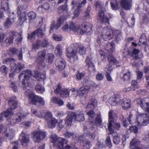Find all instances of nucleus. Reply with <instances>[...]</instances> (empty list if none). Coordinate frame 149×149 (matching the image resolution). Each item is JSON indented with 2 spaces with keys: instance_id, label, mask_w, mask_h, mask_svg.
I'll return each mask as SVG.
<instances>
[{
  "instance_id": "f257e3e1",
  "label": "nucleus",
  "mask_w": 149,
  "mask_h": 149,
  "mask_svg": "<svg viewBox=\"0 0 149 149\" xmlns=\"http://www.w3.org/2000/svg\"><path fill=\"white\" fill-rule=\"evenodd\" d=\"M2 62L3 63H10L11 70L13 71V72L9 74V76L10 77H13L14 74V72H19L24 67V65L23 64L19 63L17 64L15 62V60L14 58H7L6 54H3L2 56Z\"/></svg>"
},
{
  "instance_id": "f03ea898",
  "label": "nucleus",
  "mask_w": 149,
  "mask_h": 149,
  "mask_svg": "<svg viewBox=\"0 0 149 149\" xmlns=\"http://www.w3.org/2000/svg\"><path fill=\"white\" fill-rule=\"evenodd\" d=\"M113 37L112 30L107 27L102 28L97 39V42L99 44L101 43V38L104 40L107 41L111 39Z\"/></svg>"
},
{
  "instance_id": "7ed1b4c3",
  "label": "nucleus",
  "mask_w": 149,
  "mask_h": 149,
  "mask_svg": "<svg viewBox=\"0 0 149 149\" xmlns=\"http://www.w3.org/2000/svg\"><path fill=\"white\" fill-rule=\"evenodd\" d=\"M51 142L53 143L54 146L59 149H62L64 144L67 143V141L65 139L58 137L56 134L52 132L51 136Z\"/></svg>"
},
{
  "instance_id": "20e7f679",
  "label": "nucleus",
  "mask_w": 149,
  "mask_h": 149,
  "mask_svg": "<svg viewBox=\"0 0 149 149\" xmlns=\"http://www.w3.org/2000/svg\"><path fill=\"white\" fill-rule=\"evenodd\" d=\"M94 6L97 8H99L100 10H99L97 16V19L99 21L109 24V19L106 16H104V11L102 9L101 3L100 1H94Z\"/></svg>"
},
{
  "instance_id": "39448f33",
  "label": "nucleus",
  "mask_w": 149,
  "mask_h": 149,
  "mask_svg": "<svg viewBox=\"0 0 149 149\" xmlns=\"http://www.w3.org/2000/svg\"><path fill=\"white\" fill-rule=\"evenodd\" d=\"M109 123L108 125L109 130L110 132L113 130L112 128H115L118 130L120 127L119 123L115 122L116 118L114 116V112L112 110H110L109 112Z\"/></svg>"
},
{
  "instance_id": "423d86ee",
  "label": "nucleus",
  "mask_w": 149,
  "mask_h": 149,
  "mask_svg": "<svg viewBox=\"0 0 149 149\" xmlns=\"http://www.w3.org/2000/svg\"><path fill=\"white\" fill-rule=\"evenodd\" d=\"M17 104V101L15 97H12L10 98L8 100L10 108L2 113L5 118H7L9 116L12 114L11 110L16 108Z\"/></svg>"
},
{
  "instance_id": "0eeeda50",
  "label": "nucleus",
  "mask_w": 149,
  "mask_h": 149,
  "mask_svg": "<svg viewBox=\"0 0 149 149\" xmlns=\"http://www.w3.org/2000/svg\"><path fill=\"white\" fill-rule=\"evenodd\" d=\"M16 36H17V37L15 40V41L16 43H18L19 44L22 40V38L21 36V34H19L17 33L11 32L9 33L8 35L3 42L7 44H11L13 43L14 38Z\"/></svg>"
},
{
  "instance_id": "6e6552de",
  "label": "nucleus",
  "mask_w": 149,
  "mask_h": 149,
  "mask_svg": "<svg viewBox=\"0 0 149 149\" xmlns=\"http://www.w3.org/2000/svg\"><path fill=\"white\" fill-rule=\"evenodd\" d=\"M136 119L137 125L139 127L146 126L149 123V116L146 113L141 114L137 115Z\"/></svg>"
},
{
  "instance_id": "1a4fd4ad",
  "label": "nucleus",
  "mask_w": 149,
  "mask_h": 149,
  "mask_svg": "<svg viewBox=\"0 0 149 149\" xmlns=\"http://www.w3.org/2000/svg\"><path fill=\"white\" fill-rule=\"evenodd\" d=\"M66 51V55L68 58H73L74 61L77 60L78 57L76 55L77 50L76 47L70 46L67 48Z\"/></svg>"
},
{
  "instance_id": "9d476101",
  "label": "nucleus",
  "mask_w": 149,
  "mask_h": 149,
  "mask_svg": "<svg viewBox=\"0 0 149 149\" xmlns=\"http://www.w3.org/2000/svg\"><path fill=\"white\" fill-rule=\"evenodd\" d=\"M32 134L33 141L37 143H40L46 136V132L41 130L35 131Z\"/></svg>"
},
{
  "instance_id": "9b49d317",
  "label": "nucleus",
  "mask_w": 149,
  "mask_h": 149,
  "mask_svg": "<svg viewBox=\"0 0 149 149\" xmlns=\"http://www.w3.org/2000/svg\"><path fill=\"white\" fill-rule=\"evenodd\" d=\"M67 18V17H66L64 16H61L59 18L56 25H55V22H53L50 27V33H52L53 29H57L60 27L62 24Z\"/></svg>"
},
{
  "instance_id": "f8f14e48",
  "label": "nucleus",
  "mask_w": 149,
  "mask_h": 149,
  "mask_svg": "<svg viewBox=\"0 0 149 149\" xmlns=\"http://www.w3.org/2000/svg\"><path fill=\"white\" fill-rule=\"evenodd\" d=\"M28 115V114L27 113H24L22 112H19L16 115V118L15 119L16 122L15 123L20 122ZM7 121L8 122H10V123L8 124V125H14L15 124V123L14 122V120L13 119H8Z\"/></svg>"
},
{
  "instance_id": "ddd939ff",
  "label": "nucleus",
  "mask_w": 149,
  "mask_h": 149,
  "mask_svg": "<svg viewBox=\"0 0 149 149\" xmlns=\"http://www.w3.org/2000/svg\"><path fill=\"white\" fill-rule=\"evenodd\" d=\"M137 104L140 105L141 108L149 113V102H146L145 98H139L136 100Z\"/></svg>"
},
{
  "instance_id": "4468645a",
  "label": "nucleus",
  "mask_w": 149,
  "mask_h": 149,
  "mask_svg": "<svg viewBox=\"0 0 149 149\" xmlns=\"http://www.w3.org/2000/svg\"><path fill=\"white\" fill-rule=\"evenodd\" d=\"M15 17L14 13L13 12L10 13L8 17L7 18L3 24L4 26L6 28L10 27L15 22Z\"/></svg>"
},
{
  "instance_id": "2eb2a0df",
  "label": "nucleus",
  "mask_w": 149,
  "mask_h": 149,
  "mask_svg": "<svg viewBox=\"0 0 149 149\" xmlns=\"http://www.w3.org/2000/svg\"><path fill=\"white\" fill-rule=\"evenodd\" d=\"M91 26L90 24L88 22H84L80 26V34H83L86 32H89L91 30Z\"/></svg>"
},
{
  "instance_id": "dca6fc26",
  "label": "nucleus",
  "mask_w": 149,
  "mask_h": 149,
  "mask_svg": "<svg viewBox=\"0 0 149 149\" xmlns=\"http://www.w3.org/2000/svg\"><path fill=\"white\" fill-rule=\"evenodd\" d=\"M46 53V50H43L39 52L37 54V57L36 62L39 64L41 65L44 62Z\"/></svg>"
},
{
  "instance_id": "f3484780",
  "label": "nucleus",
  "mask_w": 149,
  "mask_h": 149,
  "mask_svg": "<svg viewBox=\"0 0 149 149\" xmlns=\"http://www.w3.org/2000/svg\"><path fill=\"white\" fill-rule=\"evenodd\" d=\"M73 118L77 121H82L84 120V114L81 111H78L75 112H72Z\"/></svg>"
},
{
  "instance_id": "a211bd4d",
  "label": "nucleus",
  "mask_w": 149,
  "mask_h": 149,
  "mask_svg": "<svg viewBox=\"0 0 149 149\" xmlns=\"http://www.w3.org/2000/svg\"><path fill=\"white\" fill-rule=\"evenodd\" d=\"M31 103L34 105H37L38 104H40L42 105H43L45 104L44 101L41 97H39L36 95H33V97L31 98Z\"/></svg>"
},
{
  "instance_id": "6ab92c4d",
  "label": "nucleus",
  "mask_w": 149,
  "mask_h": 149,
  "mask_svg": "<svg viewBox=\"0 0 149 149\" xmlns=\"http://www.w3.org/2000/svg\"><path fill=\"white\" fill-rule=\"evenodd\" d=\"M56 65L60 70H63L65 67V61L61 58H58L56 59L55 61Z\"/></svg>"
},
{
  "instance_id": "aec40b11",
  "label": "nucleus",
  "mask_w": 149,
  "mask_h": 149,
  "mask_svg": "<svg viewBox=\"0 0 149 149\" xmlns=\"http://www.w3.org/2000/svg\"><path fill=\"white\" fill-rule=\"evenodd\" d=\"M19 139L22 145L26 146L27 144L29 141V138L28 135L25 134L23 131L21 134Z\"/></svg>"
},
{
  "instance_id": "412c9836",
  "label": "nucleus",
  "mask_w": 149,
  "mask_h": 149,
  "mask_svg": "<svg viewBox=\"0 0 149 149\" xmlns=\"http://www.w3.org/2000/svg\"><path fill=\"white\" fill-rule=\"evenodd\" d=\"M32 75L31 71L30 70H27L21 73L19 75L18 77L20 79L21 78L24 77V79L28 80L31 77Z\"/></svg>"
},
{
  "instance_id": "4be33fe9",
  "label": "nucleus",
  "mask_w": 149,
  "mask_h": 149,
  "mask_svg": "<svg viewBox=\"0 0 149 149\" xmlns=\"http://www.w3.org/2000/svg\"><path fill=\"white\" fill-rule=\"evenodd\" d=\"M122 8L126 10H129L131 7V0H120Z\"/></svg>"
},
{
  "instance_id": "5701e85b",
  "label": "nucleus",
  "mask_w": 149,
  "mask_h": 149,
  "mask_svg": "<svg viewBox=\"0 0 149 149\" xmlns=\"http://www.w3.org/2000/svg\"><path fill=\"white\" fill-rule=\"evenodd\" d=\"M149 22V12L143 13L140 23L141 24H146Z\"/></svg>"
},
{
  "instance_id": "b1692460",
  "label": "nucleus",
  "mask_w": 149,
  "mask_h": 149,
  "mask_svg": "<svg viewBox=\"0 0 149 149\" xmlns=\"http://www.w3.org/2000/svg\"><path fill=\"white\" fill-rule=\"evenodd\" d=\"M131 100L128 98H125L122 100V106L124 109L128 108L130 106Z\"/></svg>"
},
{
  "instance_id": "393cba45",
  "label": "nucleus",
  "mask_w": 149,
  "mask_h": 149,
  "mask_svg": "<svg viewBox=\"0 0 149 149\" xmlns=\"http://www.w3.org/2000/svg\"><path fill=\"white\" fill-rule=\"evenodd\" d=\"M89 88L88 87L83 86L80 88L79 90H77V94L81 96H83L84 95L86 94L89 91Z\"/></svg>"
},
{
  "instance_id": "a878e982",
  "label": "nucleus",
  "mask_w": 149,
  "mask_h": 149,
  "mask_svg": "<svg viewBox=\"0 0 149 149\" xmlns=\"http://www.w3.org/2000/svg\"><path fill=\"white\" fill-rule=\"evenodd\" d=\"M120 99L118 97H110L109 100V103L111 105H116L117 103L120 102Z\"/></svg>"
},
{
  "instance_id": "bb28decb",
  "label": "nucleus",
  "mask_w": 149,
  "mask_h": 149,
  "mask_svg": "<svg viewBox=\"0 0 149 149\" xmlns=\"http://www.w3.org/2000/svg\"><path fill=\"white\" fill-rule=\"evenodd\" d=\"M113 36L115 38L117 41L120 40L122 38L121 32L118 30H112Z\"/></svg>"
},
{
  "instance_id": "cd10ccee",
  "label": "nucleus",
  "mask_w": 149,
  "mask_h": 149,
  "mask_svg": "<svg viewBox=\"0 0 149 149\" xmlns=\"http://www.w3.org/2000/svg\"><path fill=\"white\" fill-rule=\"evenodd\" d=\"M48 123V126L50 128H53L54 127L57 123V120L54 118H52L50 120L47 121Z\"/></svg>"
},
{
  "instance_id": "c85d7f7f",
  "label": "nucleus",
  "mask_w": 149,
  "mask_h": 149,
  "mask_svg": "<svg viewBox=\"0 0 149 149\" xmlns=\"http://www.w3.org/2000/svg\"><path fill=\"white\" fill-rule=\"evenodd\" d=\"M73 116L71 113L70 114L68 115L66 117L65 120V124L68 126H70L72 123V119Z\"/></svg>"
},
{
  "instance_id": "c756f323",
  "label": "nucleus",
  "mask_w": 149,
  "mask_h": 149,
  "mask_svg": "<svg viewBox=\"0 0 149 149\" xmlns=\"http://www.w3.org/2000/svg\"><path fill=\"white\" fill-rule=\"evenodd\" d=\"M115 48L114 44L112 42L108 43L105 47V49L109 52H112Z\"/></svg>"
},
{
  "instance_id": "7c9ffc66",
  "label": "nucleus",
  "mask_w": 149,
  "mask_h": 149,
  "mask_svg": "<svg viewBox=\"0 0 149 149\" xmlns=\"http://www.w3.org/2000/svg\"><path fill=\"white\" fill-rule=\"evenodd\" d=\"M96 100L94 98H93L89 101L88 104L86 107V108L88 110L90 109H92L94 108V106L96 105Z\"/></svg>"
},
{
  "instance_id": "2f4dec72",
  "label": "nucleus",
  "mask_w": 149,
  "mask_h": 149,
  "mask_svg": "<svg viewBox=\"0 0 149 149\" xmlns=\"http://www.w3.org/2000/svg\"><path fill=\"white\" fill-rule=\"evenodd\" d=\"M123 72L124 73L123 74V76L122 78L124 81H127L129 80L131 72L129 70H123Z\"/></svg>"
},
{
  "instance_id": "473e14b6",
  "label": "nucleus",
  "mask_w": 149,
  "mask_h": 149,
  "mask_svg": "<svg viewBox=\"0 0 149 149\" xmlns=\"http://www.w3.org/2000/svg\"><path fill=\"white\" fill-rule=\"evenodd\" d=\"M55 53L57 56H60L62 54L63 52L61 46L60 44H58L56 46L55 50Z\"/></svg>"
},
{
  "instance_id": "72a5a7b5",
  "label": "nucleus",
  "mask_w": 149,
  "mask_h": 149,
  "mask_svg": "<svg viewBox=\"0 0 149 149\" xmlns=\"http://www.w3.org/2000/svg\"><path fill=\"white\" fill-rule=\"evenodd\" d=\"M36 17V13L33 11H31L27 14L28 20L29 22H32L34 19Z\"/></svg>"
},
{
  "instance_id": "f704fd0d",
  "label": "nucleus",
  "mask_w": 149,
  "mask_h": 149,
  "mask_svg": "<svg viewBox=\"0 0 149 149\" xmlns=\"http://www.w3.org/2000/svg\"><path fill=\"white\" fill-rule=\"evenodd\" d=\"M91 6H89L86 9L84 17V19H88L90 18L91 16L90 14V12L91 10Z\"/></svg>"
},
{
  "instance_id": "c9c22d12",
  "label": "nucleus",
  "mask_w": 149,
  "mask_h": 149,
  "mask_svg": "<svg viewBox=\"0 0 149 149\" xmlns=\"http://www.w3.org/2000/svg\"><path fill=\"white\" fill-rule=\"evenodd\" d=\"M30 84L28 80L23 79L22 81V86L24 90L30 88Z\"/></svg>"
},
{
  "instance_id": "e433bc0d",
  "label": "nucleus",
  "mask_w": 149,
  "mask_h": 149,
  "mask_svg": "<svg viewBox=\"0 0 149 149\" xmlns=\"http://www.w3.org/2000/svg\"><path fill=\"white\" fill-rule=\"evenodd\" d=\"M69 94V91L66 88H62L61 92L60 94V95L62 97L67 98L68 97Z\"/></svg>"
},
{
  "instance_id": "4c0bfd02",
  "label": "nucleus",
  "mask_w": 149,
  "mask_h": 149,
  "mask_svg": "<svg viewBox=\"0 0 149 149\" xmlns=\"http://www.w3.org/2000/svg\"><path fill=\"white\" fill-rule=\"evenodd\" d=\"M110 0L111 8L114 10H117L118 7V2L117 0Z\"/></svg>"
},
{
  "instance_id": "58836bf2",
  "label": "nucleus",
  "mask_w": 149,
  "mask_h": 149,
  "mask_svg": "<svg viewBox=\"0 0 149 149\" xmlns=\"http://www.w3.org/2000/svg\"><path fill=\"white\" fill-rule=\"evenodd\" d=\"M8 3L7 0H3L1 1V8L4 10H8L9 9Z\"/></svg>"
},
{
  "instance_id": "ea45409f",
  "label": "nucleus",
  "mask_w": 149,
  "mask_h": 149,
  "mask_svg": "<svg viewBox=\"0 0 149 149\" xmlns=\"http://www.w3.org/2000/svg\"><path fill=\"white\" fill-rule=\"evenodd\" d=\"M108 61L109 64L111 65L114 64H117L119 63V62L111 55H109L108 56Z\"/></svg>"
},
{
  "instance_id": "a19ab883",
  "label": "nucleus",
  "mask_w": 149,
  "mask_h": 149,
  "mask_svg": "<svg viewBox=\"0 0 149 149\" xmlns=\"http://www.w3.org/2000/svg\"><path fill=\"white\" fill-rule=\"evenodd\" d=\"M80 26L79 25L76 26L74 23L71 22L70 24V29L75 32H77L78 31H80Z\"/></svg>"
},
{
  "instance_id": "79ce46f5",
  "label": "nucleus",
  "mask_w": 149,
  "mask_h": 149,
  "mask_svg": "<svg viewBox=\"0 0 149 149\" xmlns=\"http://www.w3.org/2000/svg\"><path fill=\"white\" fill-rule=\"evenodd\" d=\"M31 111L32 113L36 116L40 118H43L44 116V114L41 112L38 111L36 109H32Z\"/></svg>"
},
{
  "instance_id": "37998d69",
  "label": "nucleus",
  "mask_w": 149,
  "mask_h": 149,
  "mask_svg": "<svg viewBox=\"0 0 149 149\" xmlns=\"http://www.w3.org/2000/svg\"><path fill=\"white\" fill-rule=\"evenodd\" d=\"M147 41V39L145 35L144 34H141L139 39V42H138V44L141 45V43L143 44L146 45Z\"/></svg>"
},
{
  "instance_id": "c03bdc74",
  "label": "nucleus",
  "mask_w": 149,
  "mask_h": 149,
  "mask_svg": "<svg viewBox=\"0 0 149 149\" xmlns=\"http://www.w3.org/2000/svg\"><path fill=\"white\" fill-rule=\"evenodd\" d=\"M35 32L37 36L40 38H42L45 35L44 31L41 28L37 29L35 31Z\"/></svg>"
},
{
  "instance_id": "a18cd8bd",
  "label": "nucleus",
  "mask_w": 149,
  "mask_h": 149,
  "mask_svg": "<svg viewBox=\"0 0 149 149\" xmlns=\"http://www.w3.org/2000/svg\"><path fill=\"white\" fill-rule=\"evenodd\" d=\"M36 91L38 93H42L45 91V89L44 87L41 84H37L36 86Z\"/></svg>"
},
{
  "instance_id": "49530a36",
  "label": "nucleus",
  "mask_w": 149,
  "mask_h": 149,
  "mask_svg": "<svg viewBox=\"0 0 149 149\" xmlns=\"http://www.w3.org/2000/svg\"><path fill=\"white\" fill-rule=\"evenodd\" d=\"M40 43L41 47L44 48L47 47L49 46V42L48 39H43L42 40H40Z\"/></svg>"
},
{
  "instance_id": "de8ad7c7",
  "label": "nucleus",
  "mask_w": 149,
  "mask_h": 149,
  "mask_svg": "<svg viewBox=\"0 0 149 149\" xmlns=\"http://www.w3.org/2000/svg\"><path fill=\"white\" fill-rule=\"evenodd\" d=\"M15 133V130L13 129H10L8 131V132L6 134V136L11 139L13 138Z\"/></svg>"
},
{
  "instance_id": "09e8293b",
  "label": "nucleus",
  "mask_w": 149,
  "mask_h": 149,
  "mask_svg": "<svg viewBox=\"0 0 149 149\" xmlns=\"http://www.w3.org/2000/svg\"><path fill=\"white\" fill-rule=\"evenodd\" d=\"M9 87L12 88L15 92H17L18 89L17 86L15 83L11 80H9Z\"/></svg>"
},
{
  "instance_id": "8fccbe9b",
  "label": "nucleus",
  "mask_w": 149,
  "mask_h": 149,
  "mask_svg": "<svg viewBox=\"0 0 149 149\" xmlns=\"http://www.w3.org/2000/svg\"><path fill=\"white\" fill-rule=\"evenodd\" d=\"M19 21L21 23H23L27 20L26 14L24 12H22L19 16Z\"/></svg>"
},
{
  "instance_id": "3c124183",
  "label": "nucleus",
  "mask_w": 149,
  "mask_h": 149,
  "mask_svg": "<svg viewBox=\"0 0 149 149\" xmlns=\"http://www.w3.org/2000/svg\"><path fill=\"white\" fill-rule=\"evenodd\" d=\"M54 58V55L52 53H49L47 55V59L48 63L51 64L53 62Z\"/></svg>"
},
{
  "instance_id": "603ef678",
  "label": "nucleus",
  "mask_w": 149,
  "mask_h": 149,
  "mask_svg": "<svg viewBox=\"0 0 149 149\" xmlns=\"http://www.w3.org/2000/svg\"><path fill=\"white\" fill-rule=\"evenodd\" d=\"M40 47H41L40 40L38 39L35 43L33 44L32 49L37 50Z\"/></svg>"
},
{
  "instance_id": "864d4df0",
  "label": "nucleus",
  "mask_w": 149,
  "mask_h": 149,
  "mask_svg": "<svg viewBox=\"0 0 149 149\" xmlns=\"http://www.w3.org/2000/svg\"><path fill=\"white\" fill-rule=\"evenodd\" d=\"M95 123L97 126H99L101 125L102 123V120L100 114H97L96 117Z\"/></svg>"
},
{
  "instance_id": "5fc2aeb1",
  "label": "nucleus",
  "mask_w": 149,
  "mask_h": 149,
  "mask_svg": "<svg viewBox=\"0 0 149 149\" xmlns=\"http://www.w3.org/2000/svg\"><path fill=\"white\" fill-rule=\"evenodd\" d=\"M49 5L47 3H44L41 5L40 7L38 8V9L39 11H41L43 9L44 10H47L49 8Z\"/></svg>"
},
{
  "instance_id": "6e6d98bb",
  "label": "nucleus",
  "mask_w": 149,
  "mask_h": 149,
  "mask_svg": "<svg viewBox=\"0 0 149 149\" xmlns=\"http://www.w3.org/2000/svg\"><path fill=\"white\" fill-rule=\"evenodd\" d=\"M26 90V91L25 92V95L28 96L29 99L31 98L34 95V94L32 92V91L30 89V88L27 89Z\"/></svg>"
},
{
  "instance_id": "4d7b16f0",
  "label": "nucleus",
  "mask_w": 149,
  "mask_h": 149,
  "mask_svg": "<svg viewBox=\"0 0 149 149\" xmlns=\"http://www.w3.org/2000/svg\"><path fill=\"white\" fill-rule=\"evenodd\" d=\"M78 47L79 48V53L82 55L85 54L86 53V49L84 46L82 45H79Z\"/></svg>"
},
{
  "instance_id": "13d9d810",
  "label": "nucleus",
  "mask_w": 149,
  "mask_h": 149,
  "mask_svg": "<svg viewBox=\"0 0 149 149\" xmlns=\"http://www.w3.org/2000/svg\"><path fill=\"white\" fill-rule=\"evenodd\" d=\"M120 138L119 135H115L113 136V141L114 144H118L120 141Z\"/></svg>"
},
{
  "instance_id": "bf43d9fd",
  "label": "nucleus",
  "mask_w": 149,
  "mask_h": 149,
  "mask_svg": "<svg viewBox=\"0 0 149 149\" xmlns=\"http://www.w3.org/2000/svg\"><path fill=\"white\" fill-rule=\"evenodd\" d=\"M64 135L65 137L66 138H70L72 136L73 137L74 136V139L77 138L76 136L75 135H74V133L73 132H71L68 131H67L64 134Z\"/></svg>"
},
{
  "instance_id": "052dcab7",
  "label": "nucleus",
  "mask_w": 149,
  "mask_h": 149,
  "mask_svg": "<svg viewBox=\"0 0 149 149\" xmlns=\"http://www.w3.org/2000/svg\"><path fill=\"white\" fill-rule=\"evenodd\" d=\"M85 85L87 86L86 87L89 88L92 86V84L93 83V81L90 80L89 79H86L84 80Z\"/></svg>"
},
{
  "instance_id": "680f3d73",
  "label": "nucleus",
  "mask_w": 149,
  "mask_h": 149,
  "mask_svg": "<svg viewBox=\"0 0 149 149\" xmlns=\"http://www.w3.org/2000/svg\"><path fill=\"white\" fill-rule=\"evenodd\" d=\"M85 132V136L88 137H89L91 139H95L96 135L95 134L93 133H91L90 132Z\"/></svg>"
},
{
  "instance_id": "e2e57ef3",
  "label": "nucleus",
  "mask_w": 149,
  "mask_h": 149,
  "mask_svg": "<svg viewBox=\"0 0 149 149\" xmlns=\"http://www.w3.org/2000/svg\"><path fill=\"white\" fill-rule=\"evenodd\" d=\"M123 126L126 127H127L130 125V124H131V120L129 118H127V120L125 119L123 121Z\"/></svg>"
},
{
  "instance_id": "0e129e2a",
  "label": "nucleus",
  "mask_w": 149,
  "mask_h": 149,
  "mask_svg": "<svg viewBox=\"0 0 149 149\" xmlns=\"http://www.w3.org/2000/svg\"><path fill=\"white\" fill-rule=\"evenodd\" d=\"M62 90L60 84H58L56 89L54 90V93L57 94H60L61 92V91Z\"/></svg>"
},
{
  "instance_id": "69168bd1",
  "label": "nucleus",
  "mask_w": 149,
  "mask_h": 149,
  "mask_svg": "<svg viewBox=\"0 0 149 149\" xmlns=\"http://www.w3.org/2000/svg\"><path fill=\"white\" fill-rule=\"evenodd\" d=\"M113 69V67L111 65L109 64V65H107V67L104 69L105 71L106 72V73L107 72H111V71Z\"/></svg>"
},
{
  "instance_id": "338daca9",
  "label": "nucleus",
  "mask_w": 149,
  "mask_h": 149,
  "mask_svg": "<svg viewBox=\"0 0 149 149\" xmlns=\"http://www.w3.org/2000/svg\"><path fill=\"white\" fill-rule=\"evenodd\" d=\"M82 143L83 146L86 149L89 148L91 146V143L88 141H84Z\"/></svg>"
},
{
  "instance_id": "774afa93",
  "label": "nucleus",
  "mask_w": 149,
  "mask_h": 149,
  "mask_svg": "<svg viewBox=\"0 0 149 149\" xmlns=\"http://www.w3.org/2000/svg\"><path fill=\"white\" fill-rule=\"evenodd\" d=\"M105 143L106 145L109 148H111L112 146L111 141L110 137L109 136H108L107 138L105 141Z\"/></svg>"
}]
</instances>
